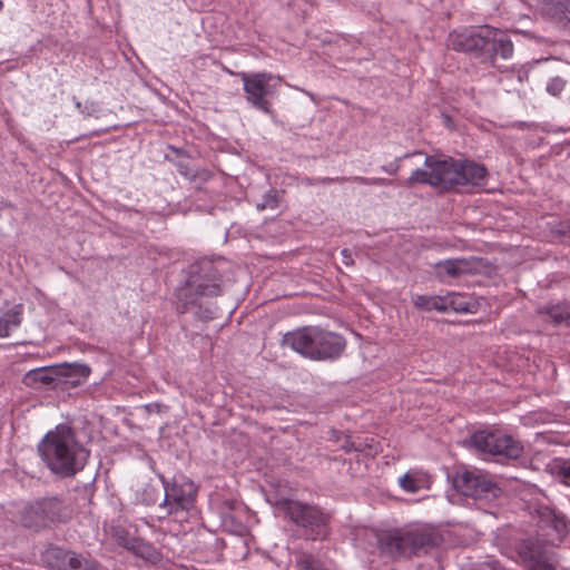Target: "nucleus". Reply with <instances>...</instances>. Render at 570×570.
Returning a JSON list of instances; mask_svg holds the SVG:
<instances>
[{
	"instance_id": "obj_16",
	"label": "nucleus",
	"mask_w": 570,
	"mask_h": 570,
	"mask_svg": "<svg viewBox=\"0 0 570 570\" xmlns=\"http://www.w3.org/2000/svg\"><path fill=\"white\" fill-rule=\"evenodd\" d=\"M57 386L76 387L85 383L90 375V367L80 363H65L56 366Z\"/></svg>"
},
{
	"instance_id": "obj_12",
	"label": "nucleus",
	"mask_w": 570,
	"mask_h": 570,
	"mask_svg": "<svg viewBox=\"0 0 570 570\" xmlns=\"http://www.w3.org/2000/svg\"><path fill=\"white\" fill-rule=\"evenodd\" d=\"M22 515L27 527L42 528L68 519V510L59 497H48L29 503Z\"/></svg>"
},
{
	"instance_id": "obj_8",
	"label": "nucleus",
	"mask_w": 570,
	"mask_h": 570,
	"mask_svg": "<svg viewBox=\"0 0 570 570\" xmlns=\"http://www.w3.org/2000/svg\"><path fill=\"white\" fill-rule=\"evenodd\" d=\"M165 495L159 509L176 521H187L189 511L194 508L197 497V487L184 475L174 476L171 481L160 478Z\"/></svg>"
},
{
	"instance_id": "obj_28",
	"label": "nucleus",
	"mask_w": 570,
	"mask_h": 570,
	"mask_svg": "<svg viewBox=\"0 0 570 570\" xmlns=\"http://www.w3.org/2000/svg\"><path fill=\"white\" fill-rule=\"evenodd\" d=\"M297 570H326L323 564L311 554L303 553L296 561Z\"/></svg>"
},
{
	"instance_id": "obj_25",
	"label": "nucleus",
	"mask_w": 570,
	"mask_h": 570,
	"mask_svg": "<svg viewBox=\"0 0 570 570\" xmlns=\"http://www.w3.org/2000/svg\"><path fill=\"white\" fill-rule=\"evenodd\" d=\"M543 9L553 16L570 14V0H541Z\"/></svg>"
},
{
	"instance_id": "obj_26",
	"label": "nucleus",
	"mask_w": 570,
	"mask_h": 570,
	"mask_svg": "<svg viewBox=\"0 0 570 570\" xmlns=\"http://www.w3.org/2000/svg\"><path fill=\"white\" fill-rule=\"evenodd\" d=\"M114 538L119 546L129 551H131L132 546H135L138 540L137 537L130 534L128 530L121 527L115 528Z\"/></svg>"
},
{
	"instance_id": "obj_5",
	"label": "nucleus",
	"mask_w": 570,
	"mask_h": 570,
	"mask_svg": "<svg viewBox=\"0 0 570 570\" xmlns=\"http://www.w3.org/2000/svg\"><path fill=\"white\" fill-rule=\"evenodd\" d=\"M282 344L303 357L323 362L336 361L346 348V340L341 334L320 326H304L287 332Z\"/></svg>"
},
{
	"instance_id": "obj_27",
	"label": "nucleus",
	"mask_w": 570,
	"mask_h": 570,
	"mask_svg": "<svg viewBox=\"0 0 570 570\" xmlns=\"http://www.w3.org/2000/svg\"><path fill=\"white\" fill-rule=\"evenodd\" d=\"M422 481L412 473H406L399 479L400 487L409 493H416L421 488Z\"/></svg>"
},
{
	"instance_id": "obj_11",
	"label": "nucleus",
	"mask_w": 570,
	"mask_h": 570,
	"mask_svg": "<svg viewBox=\"0 0 570 570\" xmlns=\"http://www.w3.org/2000/svg\"><path fill=\"white\" fill-rule=\"evenodd\" d=\"M42 562L51 570H102L101 563L88 552H76L49 544L41 554Z\"/></svg>"
},
{
	"instance_id": "obj_17",
	"label": "nucleus",
	"mask_w": 570,
	"mask_h": 570,
	"mask_svg": "<svg viewBox=\"0 0 570 570\" xmlns=\"http://www.w3.org/2000/svg\"><path fill=\"white\" fill-rule=\"evenodd\" d=\"M238 503L233 500H226L220 507L222 528L232 534L243 535L246 532V525L242 519L234 513Z\"/></svg>"
},
{
	"instance_id": "obj_34",
	"label": "nucleus",
	"mask_w": 570,
	"mask_h": 570,
	"mask_svg": "<svg viewBox=\"0 0 570 570\" xmlns=\"http://www.w3.org/2000/svg\"><path fill=\"white\" fill-rule=\"evenodd\" d=\"M401 158H397L394 163L389 164L387 166H382V170L390 174L395 175L400 169V161Z\"/></svg>"
},
{
	"instance_id": "obj_3",
	"label": "nucleus",
	"mask_w": 570,
	"mask_h": 570,
	"mask_svg": "<svg viewBox=\"0 0 570 570\" xmlns=\"http://www.w3.org/2000/svg\"><path fill=\"white\" fill-rule=\"evenodd\" d=\"M41 459L49 470L60 476H72L80 471L89 455L68 424H58L38 445Z\"/></svg>"
},
{
	"instance_id": "obj_4",
	"label": "nucleus",
	"mask_w": 570,
	"mask_h": 570,
	"mask_svg": "<svg viewBox=\"0 0 570 570\" xmlns=\"http://www.w3.org/2000/svg\"><path fill=\"white\" fill-rule=\"evenodd\" d=\"M448 45L456 51L469 53L481 63L495 65L497 58L504 60L513 56V42L503 31L484 27H471L449 35Z\"/></svg>"
},
{
	"instance_id": "obj_7",
	"label": "nucleus",
	"mask_w": 570,
	"mask_h": 570,
	"mask_svg": "<svg viewBox=\"0 0 570 570\" xmlns=\"http://www.w3.org/2000/svg\"><path fill=\"white\" fill-rule=\"evenodd\" d=\"M278 509L312 540H324L330 534L331 514L321 507L293 499H282Z\"/></svg>"
},
{
	"instance_id": "obj_38",
	"label": "nucleus",
	"mask_w": 570,
	"mask_h": 570,
	"mask_svg": "<svg viewBox=\"0 0 570 570\" xmlns=\"http://www.w3.org/2000/svg\"><path fill=\"white\" fill-rule=\"evenodd\" d=\"M3 9V0H0V11Z\"/></svg>"
},
{
	"instance_id": "obj_1",
	"label": "nucleus",
	"mask_w": 570,
	"mask_h": 570,
	"mask_svg": "<svg viewBox=\"0 0 570 570\" xmlns=\"http://www.w3.org/2000/svg\"><path fill=\"white\" fill-rule=\"evenodd\" d=\"M424 166L412 171L407 186L423 184L445 191H463L484 187L489 178L487 167L470 159L428 155Z\"/></svg>"
},
{
	"instance_id": "obj_29",
	"label": "nucleus",
	"mask_w": 570,
	"mask_h": 570,
	"mask_svg": "<svg viewBox=\"0 0 570 570\" xmlns=\"http://www.w3.org/2000/svg\"><path fill=\"white\" fill-rule=\"evenodd\" d=\"M279 204V194L276 189H269L264 196L262 203L256 205L258 210L275 209Z\"/></svg>"
},
{
	"instance_id": "obj_23",
	"label": "nucleus",
	"mask_w": 570,
	"mask_h": 570,
	"mask_svg": "<svg viewBox=\"0 0 570 570\" xmlns=\"http://www.w3.org/2000/svg\"><path fill=\"white\" fill-rule=\"evenodd\" d=\"M130 552L151 563H156L161 559L160 552L151 543L140 538H138L135 546H132Z\"/></svg>"
},
{
	"instance_id": "obj_33",
	"label": "nucleus",
	"mask_w": 570,
	"mask_h": 570,
	"mask_svg": "<svg viewBox=\"0 0 570 570\" xmlns=\"http://www.w3.org/2000/svg\"><path fill=\"white\" fill-rule=\"evenodd\" d=\"M559 473L563 478L564 483L570 485V460L562 462L559 466Z\"/></svg>"
},
{
	"instance_id": "obj_22",
	"label": "nucleus",
	"mask_w": 570,
	"mask_h": 570,
	"mask_svg": "<svg viewBox=\"0 0 570 570\" xmlns=\"http://www.w3.org/2000/svg\"><path fill=\"white\" fill-rule=\"evenodd\" d=\"M413 304L415 307L422 311H438L446 313V306L444 305V296L415 295L413 297Z\"/></svg>"
},
{
	"instance_id": "obj_36",
	"label": "nucleus",
	"mask_w": 570,
	"mask_h": 570,
	"mask_svg": "<svg viewBox=\"0 0 570 570\" xmlns=\"http://www.w3.org/2000/svg\"><path fill=\"white\" fill-rule=\"evenodd\" d=\"M341 254H342V256L344 258L343 262H344L345 265H352L353 264L352 254H351L350 249L343 248Z\"/></svg>"
},
{
	"instance_id": "obj_32",
	"label": "nucleus",
	"mask_w": 570,
	"mask_h": 570,
	"mask_svg": "<svg viewBox=\"0 0 570 570\" xmlns=\"http://www.w3.org/2000/svg\"><path fill=\"white\" fill-rule=\"evenodd\" d=\"M567 81L561 77L551 78L546 86V90L551 96L558 97L563 91Z\"/></svg>"
},
{
	"instance_id": "obj_18",
	"label": "nucleus",
	"mask_w": 570,
	"mask_h": 570,
	"mask_svg": "<svg viewBox=\"0 0 570 570\" xmlns=\"http://www.w3.org/2000/svg\"><path fill=\"white\" fill-rule=\"evenodd\" d=\"M57 370L56 366L38 367L30 370L23 375L22 382L24 385L32 389H41L47 386H57Z\"/></svg>"
},
{
	"instance_id": "obj_14",
	"label": "nucleus",
	"mask_w": 570,
	"mask_h": 570,
	"mask_svg": "<svg viewBox=\"0 0 570 570\" xmlns=\"http://www.w3.org/2000/svg\"><path fill=\"white\" fill-rule=\"evenodd\" d=\"M453 488L464 497L479 500H494L501 494V489L487 476L472 472H456L452 479Z\"/></svg>"
},
{
	"instance_id": "obj_37",
	"label": "nucleus",
	"mask_w": 570,
	"mask_h": 570,
	"mask_svg": "<svg viewBox=\"0 0 570 570\" xmlns=\"http://www.w3.org/2000/svg\"><path fill=\"white\" fill-rule=\"evenodd\" d=\"M416 154H417V153H413V154H405L403 157H404V158H407V157L413 156V155H416Z\"/></svg>"
},
{
	"instance_id": "obj_31",
	"label": "nucleus",
	"mask_w": 570,
	"mask_h": 570,
	"mask_svg": "<svg viewBox=\"0 0 570 570\" xmlns=\"http://www.w3.org/2000/svg\"><path fill=\"white\" fill-rule=\"evenodd\" d=\"M541 527H548L551 524L552 519L558 513L554 509L548 505H540L535 510Z\"/></svg>"
},
{
	"instance_id": "obj_2",
	"label": "nucleus",
	"mask_w": 570,
	"mask_h": 570,
	"mask_svg": "<svg viewBox=\"0 0 570 570\" xmlns=\"http://www.w3.org/2000/svg\"><path fill=\"white\" fill-rule=\"evenodd\" d=\"M223 261L200 258L187 268L186 281L176 289L177 309L187 313L196 308L195 314L204 321L216 317V306L204 305L205 298L223 294Z\"/></svg>"
},
{
	"instance_id": "obj_20",
	"label": "nucleus",
	"mask_w": 570,
	"mask_h": 570,
	"mask_svg": "<svg viewBox=\"0 0 570 570\" xmlns=\"http://www.w3.org/2000/svg\"><path fill=\"white\" fill-rule=\"evenodd\" d=\"M538 314L553 325L570 324V304H547L538 308Z\"/></svg>"
},
{
	"instance_id": "obj_10",
	"label": "nucleus",
	"mask_w": 570,
	"mask_h": 570,
	"mask_svg": "<svg viewBox=\"0 0 570 570\" xmlns=\"http://www.w3.org/2000/svg\"><path fill=\"white\" fill-rule=\"evenodd\" d=\"M470 443L484 454L504 459H518L523 452L520 441L500 431H476L471 435Z\"/></svg>"
},
{
	"instance_id": "obj_15",
	"label": "nucleus",
	"mask_w": 570,
	"mask_h": 570,
	"mask_svg": "<svg viewBox=\"0 0 570 570\" xmlns=\"http://www.w3.org/2000/svg\"><path fill=\"white\" fill-rule=\"evenodd\" d=\"M523 559L529 570H557L558 560L554 552L531 543L523 551Z\"/></svg>"
},
{
	"instance_id": "obj_9",
	"label": "nucleus",
	"mask_w": 570,
	"mask_h": 570,
	"mask_svg": "<svg viewBox=\"0 0 570 570\" xmlns=\"http://www.w3.org/2000/svg\"><path fill=\"white\" fill-rule=\"evenodd\" d=\"M246 101L264 114H272V97L281 85V78L268 72H240Z\"/></svg>"
},
{
	"instance_id": "obj_6",
	"label": "nucleus",
	"mask_w": 570,
	"mask_h": 570,
	"mask_svg": "<svg viewBox=\"0 0 570 570\" xmlns=\"http://www.w3.org/2000/svg\"><path fill=\"white\" fill-rule=\"evenodd\" d=\"M438 532L424 529L413 531H389L377 535V547L383 554L392 558L428 553L440 546Z\"/></svg>"
},
{
	"instance_id": "obj_24",
	"label": "nucleus",
	"mask_w": 570,
	"mask_h": 570,
	"mask_svg": "<svg viewBox=\"0 0 570 570\" xmlns=\"http://www.w3.org/2000/svg\"><path fill=\"white\" fill-rule=\"evenodd\" d=\"M325 183H343V181H352L361 185H375V186H387L391 185L392 181L386 178L381 177H374V178H367L362 176H354V177H337V178H325Z\"/></svg>"
},
{
	"instance_id": "obj_19",
	"label": "nucleus",
	"mask_w": 570,
	"mask_h": 570,
	"mask_svg": "<svg viewBox=\"0 0 570 570\" xmlns=\"http://www.w3.org/2000/svg\"><path fill=\"white\" fill-rule=\"evenodd\" d=\"M444 305L446 306V312L473 314L479 309V303L474 297L454 292L444 295Z\"/></svg>"
},
{
	"instance_id": "obj_35",
	"label": "nucleus",
	"mask_w": 570,
	"mask_h": 570,
	"mask_svg": "<svg viewBox=\"0 0 570 570\" xmlns=\"http://www.w3.org/2000/svg\"><path fill=\"white\" fill-rule=\"evenodd\" d=\"M177 169H178V173L180 175H184L185 177L193 176L190 169L188 168V166L186 164L178 163L177 164Z\"/></svg>"
},
{
	"instance_id": "obj_21",
	"label": "nucleus",
	"mask_w": 570,
	"mask_h": 570,
	"mask_svg": "<svg viewBox=\"0 0 570 570\" xmlns=\"http://www.w3.org/2000/svg\"><path fill=\"white\" fill-rule=\"evenodd\" d=\"M22 322V306L16 305L0 316V337H8L11 330L20 326Z\"/></svg>"
},
{
	"instance_id": "obj_30",
	"label": "nucleus",
	"mask_w": 570,
	"mask_h": 570,
	"mask_svg": "<svg viewBox=\"0 0 570 570\" xmlns=\"http://www.w3.org/2000/svg\"><path fill=\"white\" fill-rule=\"evenodd\" d=\"M549 528H551L557 533L559 539H562L568 533V521L562 513L558 512L552 519Z\"/></svg>"
},
{
	"instance_id": "obj_13",
	"label": "nucleus",
	"mask_w": 570,
	"mask_h": 570,
	"mask_svg": "<svg viewBox=\"0 0 570 570\" xmlns=\"http://www.w3.org/2000/svg\"><path fill=\"white\" fill-rule=\"evenodd\" d=\"M435 277L442 283H450L463 276L483 274L489 268V263L481 257L448 258L433 264Z\"/></svg>"
}]
</instances>
